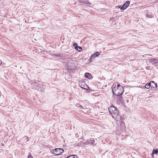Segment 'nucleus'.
Returning <instances> with one entry per match:
<instances>
[{
  "instance_id": "10",
  "label": "nucleus",
  "mask_w": 158,
  "mask_h": 158,
  "mask_svg": "<svg viewBox=\"0 0 158 158\" xmlns=\"http://www.w3.org/2000/svg\"><path fill=\"white\" fill-rule=\"evenodd\" d=\"M80 1L81 2V3H82L83 2H84V4H91L90 3L88 0H85L84 1H82V2H81V0H80Z\"/></svg>"
},
{
  "instance_id": "16",
  "label": "nucleus",
  "mask_w": 158,
  "mask_h": 158,
  "mask_svg": "<svg viewBox=\"0 0 158 158\" xmlns=\"http://www.w3.org/2000/svg\"><path fill=\"white\" fill-rule=\"evenodd\" d=\"M158 153V150L157 149H153L152 151V153L153 154H157Z\"/></svg>"
},
{
  "instance_id": "17",
  "label": "nucleus",
  "mask_w": 158,
  "mask_h": 158,
  "mask_svg": "<svg viewBox=\"0 0 158 158\" xmlns=\"http://www.w3.org/2000/svg\"><path fill=\"white\" fill-rule=\"evenodd\" d=\"M146 16L148 17V18H152L153 17V15H150L149 14H146Z\"/></svg>"
},
{
  "instance_id": "22",
  "label": "nucleus",
  "mask_w": 158,
  "mask_h": 158,
  "mask_svg": "<svg viewBox=\"0 0 158 158\" xmlns=\"http://www.w3.org/2000/svg\"><path fill=\"white\" fill-rule=\"evenodd\" d=\"M154 64H158V59H156L155 62L154 63Z\"/></svg>"
},
{
  "instance_id": "21",
  "label": "nucleus",
  "mask_w": 158,
  "mask_h": 158,
  "mask_svg": "<svg viewBox=\"0 0 158 158\" xmlns=\"http://www.w3.org/2000/svg\"><path fill=\"white\" fill-rule=\"evenodd\" d=\"M76 106L77 107H80L81 108H83L82 107V106H81V105H80L79 104H77L76 105Z\"/></svg>"
},
{
  "instance_id": "20",
  "label": "nucleus",
  "mask_w": 158,
  "mask_h": 158,
  "mask_svg": "<svg viewBox=\"0 0 158 158\" xmlns=\"http://www.w3.org/2000/svg\"><path fill=\"white\" fill-rule=\"evenodd\" d=\"M77 48L78 49V50L79 51H81L82 50V48L81 47L77 46Z\"/></svg>"
},
{
  "instance_id": "13",
  "label": "nucleus",
  "mask_w": 158,
  "mask_h": 158,
  "mask_svg": "<svg viewBox=\"0 0 158 158\" xmlns=\"http://www.w3.org/2000/svg\"><path fill=\"white\" fill-rule=\"evenodd\" d=\"M120 87H122V86H121L120 84H115L114 85H113L112 86V88H120Z\"/></svg>"
},
{
  "instance_id": "4",
  "label": "nucleus",
  "mask_w": 158,
  "mask_h": 158,
  "mask_svg": "<svg viewBox=\"0 0 158 158\" xmlns=\"http://www.w3.org/2000/svg\"><path fill=\"white\" fill-rule=\"evenodd\" d=\"M130 3V2L129 1H127L123 6H116V7H118V8H120L121 10H124L126 9L129 6Z\"/></svg>"
},
{
  "instance_id": "7",
  "label": "nucleus",
  "mask_w": 158,
  "mask_h": 158,
  "mask_svg": "<svg viewBox=\"0 0 158 158\" xmlns=\"http://www.w3.org/2000/svg\"><path fill=\"white\" fill-rule=\"evenodd\" d=\"M85 76L86 78H88L89 79H91L93 78L92 75L88 73H85Z\"/></svg>"
},
{
  "instance_id": "27",
  "label": "nucleus",
  "mask_w": 158,
  "mask_h": 158,
  "mask_svg": "<svg viewBox=\"0 0 158 158\" xmlns=\"http://www.w3.org/2000/svg\"><path fill=\"white\" fill-rule=\"evenodd\" d=\"M2 146L4 145L3 143H2Z\"/></svg>"
},
{
  "instance_id": "3",
  "label": "nucleus",
  "mask_w": 158,
  "mask_h": 158,
  "mask_svg": "<svg viewBox=\"0 0 158 158\" xmlns=\"http://www.w3.org/2000/svg\"><path fill=\"white\" fill-rule=\"evenodd\" d=\"M64 151V149L63 148H57L52 150L51 151V153L52 154L59 155L61 154Z\"/></svg>"
},
{
  "instance_id": "11",
  "label": "nucleus",
  "mask_w": 158,
  "mask_h": 158,
  "mask_svg": "<svg viewBox=\"0 0 158 158\" xmlns=\"http://www.w3.org/2000/svg\"><path fill=\"white\" fill-rule=\"evenodd\" d=\"M77 156L75 155H72L68 157H65V158H77Z\"/></svg>"
},
{
  "instance_id": "26",
  "label": "nucleus",
  "mask_w": 158,
  "mask_h": 158,
  "mask_svg": "<svg viewBox=\"0 0 158 158\" xmlns=\"http://www.w3.org/2000/svg\"><path fill=\"white\" fill-rule=\"evenodd\" d=\"M2 63V61L0 60V65Z\"/></svg>"
},
{
  "instance_id": "2",
  "label": "nucleus",
  "mask_w": 158,
  "mask_h": 158,
  "mask_svg": "<svg viewBox=\"0 0 158 158\" xmlns=\"http://www.w3.org/2000/svg\"><path fill=\"white\" fill-rule=\"evenodd\" d=\"M112 91L113 94L115 95H121L123 93V89L122 87H120L118 88H112Z\"/></svg>"
},
{
  "instance_id": "25",
  "label": "nucleus",
  "mask_w": 158,
  "mask_h": 158,
  "mask_svg": "<svg viewBox=\"0 0 158 158\" xmlns=\"http://www.w3.org/2000/svg\"><path fill=\"white\" fill-rule=\"evenodd\" d=\"M28 137H27V136H25L23 137V138H24V139H25L26 138V139H27Z\"/></svg>"
},
{
  "instance_id": "15",
  "label": "nucleus",
  "mask_w": 158,
  "mask_h": 158,
  "mask_svg": "<svg viewBox=\"0 0 158 158\" xmlns=\"http://www.w3.org/2000/svg\"><path fill=\"white\" fill-rule=\"evenodd\" d=\"M91 139H88L86 142V144H91Z\"/></svg>"
},
{
  "instance_id": "14",
  "label": "nucleus",
  "mask_w": 158,
  "mask_h": 158,
  "mask_svg": "<svg viewBox=\"0 0 158 158\" xmlns=\"http://www.w3.org/2000/svg\"><path fill=\"white\" fill-rule=\"evenodd\" d=\"M156 59L151 58V59H149V61L150 62L152 63L153 64H154V63L155 62Z\"/></svg>"
},
{
  "instance_id": "8",
  "label": "nucleus",
  "mask_w": 158,
  "mask_h": 158,
  "mask_svg": "<svg viewBox=\"0 0 158 158\" xmlns=\"http://www.w3.org/2000/svg\"><path fill=\"white\" fill-rule=\"evenodd\" d=\"M79 86L81 87L82 88L85 89L83 87H85V85L87 86L86 85L85 83L84 82H79Z\"/></svg>"
},
{
  "instance_id": "19",
  "label": "nucleus",
  "mask_w": 158,
  "mask_h": 158,
  "mask_svg": "<svg viewBox=\"0 0 158 158\" xmlns=\"http://www.w3.org/2000/svg\"><path fill=\"white\" fill-rule=\"evenodd\" d=\"M73 46L74 47H75V48L76 50H78V48H77V46H78L77 45V43H74L73 44Z\"/></svg>"
},
{
  "instance_id": "6",
  "label": "nucleus",
  "mask_w": 158,
  "mask_h": 158,
  "mask_svg": "<svg viewBox=\"0 0 158 158\" xmlns=\"http://www.w3.org/2000/svg\"><path fill=\"white\" fill-rule=\"evenodd\" d=\"M100 55V53L99 52H97L94 53L91 56H90V60H93L94 57H97L99 56Z\"/></svg>"
},
{
  "instance_id": "1",
  "label": "nucleus",
  "mask_w": 158,
  "mask_h": 158,
  "mask_svg": "<svg viewBox=\"0 0 158 158\" xmlns=\"http://www.w3.org/2000/svg\"><path fill=\"white\" fill-rule=\"evenodd\" d=\"M108 110L110 114L112 117L114 118H117L118 112L116 107L113 106H111L108 108Z\"/></svg>"
},
{
  "instance_id": "5",
  "label": "nucleus",
  "mask_w": 158,
  "mask_h": 158,
  "mask_svg": "<svg viewBox=\"0 0 158 158\" xmlns=\"http://www.w3.org/2000/svg\"><path fill=\"white\" fill-rule=\"evenodd\" d=\"M149 83L151 87H152V90L156 89L157 87V83L153 81H151Z\"/></svg>"
},
{
  "instance_id": "12",
  "label": "nucleus",
  "mask_w": 158,
  "mask_h": 158,
  "mask_svg": "<svg viewBox=\"0 0 158 158\" xmlns=\"http://www.w3.org/2000/svg\"><path fill=\"white\" fill-rule=\"evenodd\" d=\"M118 96L117 100L119 102H122V98L121 95H117Z\"/></svg>"
},
{
  "instance_id": "23",
  "label": "nucleus",
  "mask_w": 158,
  "mask_h": 158,
  "mask_svg": "<svg viewBox=\"0 0 158 158\" xmlns=\"http://www.w3.org/2000/svg\"><path fill=\"white\" fill-rule=\"evenodd\" d=\"M28 158H32V157L31 155H30L28 156Z\"/></svg>"
},
{
  "instance_id": "9",
  "label": "nucleus",
  "mask_w": 158,
  "mask_h": 158,
  "mask_svg": "<svg viewBox=\"0 0 158 158\" xmlns=\"http://www.w3.org/2000/svg\"><path fill=\"white\" fill-rule=\"evenodd\" d=\"M145 87L146 88L150 89L152 90V87H151L150 85V84L149 83H148L145 85Z\"/></svg>"
},
{
  "instance_id": "18",
  "label": "nucleus",
  "mask_w": 158,
  "mask_h": 158,
  "mask_svg": "<svg viewBox=\"0 0 158 158\" xmlns=\"http://www.w3.org/2000/svg\"><path fill=\"white\" fill-rule=\"evenodd\" d=\"M91 144L94 146V145H96L95 144V140L92 139H91Z\"/></svg>"
},
{
  "instance_id": "24",
  "label": "nucleus",
  "mask_w": 158,
  "mask_h": 158,
  "mask_svg": "<svg viewBox=\"0 0 158 158\" xmlns=\"http://www.w3.org/2000/svg\"><path fill=\"white\" fill-rule=\"evenodd\" d=\"M129 100L128 99H126V102H128Z\"/></svg>"
}]
</instances>
